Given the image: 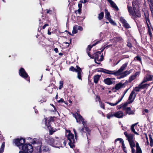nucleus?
Returning a JSON list of instances; mask_svg holds the SVG:
<instances>
[{
	"label": "nucleus",
	"instance_id": "f257e3e1",
	"mask_svg": "<svg viewBox=\"0 0 153 153\" xmlns=\"http://www.w3.org/2000/svg\"><path fill=\"white\" fill-rule=\"evenodd\" d=\"M48 143L51 146L57 148L63 147L66 145V142L62 139L56 137L55 138H49L47 140Z\"/></svg>",
	"mask_w": 153,
	"mask_h": 153
},
{
	"label": "nucleus",
	"instance_id": "f03ea898",
	"mask_svg": "<svg viewBox=\"0 0 153 153\" xmlns=\"http://www.w3.org/2000/svg\"><path fill=\"white\" fill-rule=\"evenodd\" d=\"M128 64V62H126L120 68L118 71H117L115 70L110 71L101 68L100 71L105 74L110 75H113L115 76H118L119 75L120 76L122 73V72L123 71L126 69Z\"/></svg>",
	"mask_w": 153,
	"mask_h": 153
},
{
	"label": "nucleus",
	"instance_id": "7ed1b4c3",
	"mask_svg": "<svg viewBox=\"0 0 153 153\" xmlns=\"http://www.w3.org/2000/svg\"><path fill=\"white\" fill-rule=\"evenodd\" d=\"M74 117L75 118L76 122L81 123H82L84 128H82L81 129H79V131L82 134L83 133L86 132H89L90 131L88 127L86 126V124L87 122L84 121V119L82 118V117L80 114L77 113L75 114Z\"/></svg>",
	"mask_w": 153,
	"mask_h": 153
},
{
	"label": "nucleus",
	"instance_id": "20e7f679",
	"mask_svg": "<svg viewBox=\"0 0 153 153\" xmlns=\"http://www.w3.org/2000/svg\"><path fill=\"white\" fill-rule=\"evenodd\" d=\"M127 8L128 12L129 13V15L134 17H140L141 16V15L140 11L139 10V8H133L131 6H129L128 4L127 5Z\"/></svg>",
	"mask_w": 153,
	"mask_h": 153
},
{
	"label": "nucleus",
	"instance_id": "39448f33",
	"mask_svg": "<svg viewBox=\"0 0 153 153\" xmlns=\"http://www.w3.org/2000/svg\"><path fill=\"white\" fill-rule=\"evenodd\" d=\"M66 136L68 140L69 141L68 143L69 145L71 148H73L74 146V144L76 141L74 135L71 132L70 130H66Z\"/></svg>",
	"mask_w": 153,
	"mask_h": 153
},
{
	"label": "nucleus",
	"instance_id": "423d86ee",
	"mask_svg": "<svg viewBox=\"0 0 153 153\" xmlns=\"http://www.w3.org/2000/svg\"><path fill=\"white\" fill-rule=\"evenodd\" d=\"M22 151H20L19 153H31L33 151L32 146L30 144H25L22 146Z\"/></svg>",
	"mask_w": 153,
	"mask_h": 153
},
{
	"label": "nucleus",
	"instance_id": "0eeeda50",
	"mask_svg": "<svg viewBox=\"0 0 153 153\" xmlns=\"http://www.w3.org/2000/svg\"><path fill=\"white\" fill-rule=\"evenodd\" d=\"M102 51L101 52L98 51L95 53L94 55V57L95 59V62L98 64H100V62H97V61L98 62H101L103 60V58L102 54H101V53Z\"/></svg>",
	"mask_w": 153,
	"mask_h": 153
},
{
	"label": "nucleus",
	"instance_id": "6e6552de",
	"mask_svg": "<svg viewBox=\"0 0 153 153\" xmlns=\"http://www.w3.org/2000/svg\"><path fill=\"white\" fill-rule=\"evenodd\" d=\"M13 142L14 143H15L17 146L20 148V146H22L23 145V144L25 143V141L24 139L21 138L20 139L18 138L15 139L13 140Z\"/></svg>",
	"mask_w": 153,
	"mask_h": 153
},
{
	"label": "nucleus",
	"instance_id": "1a4fd4ad",
	"mask_svg": "<svg viewBox=\"0 0 153 153\" xmlns=\"http://www.w3.org/2000/svg\"><path fill=\"white\" fill-rule=\"evenodd\" d=\"M42 142L39 141V146H36L37 147V152L39 153H41L42 150L43 152H47L48 150V149L47 146H42Z\"/></svg>",
	"mask_w": 153,
	"mask_h": 153
},
{
	"label": "nucleus",
	"instance_id": "9d476101",
	"mask_svg": "<svg viewBox=\"0 0 153 153\" xmlns=\"http://www.w3.org/2000/svg\"><path fill=\"white\" fill-rule=\"evenodd\" d=\"M19 74L20 76L25 79H27V78H28L29 79L28 80L29 82V76L23 68H21L20 69L19 71Z\"/></svg>",
	"mask_w": 153,
	"mask_h": 153
},
{
	"label": "nucleus",
	"instance_id": "9b49d317",
	"mask_svg": "<svg viewBox=\"0 0 153 153\" xmlns=\"http://www.w3.org/2000/svg\"><path fill=\"white\" fill-rule=\"evenodd\" d=\"M115 78H107L104 79V82L108 85L114 84L115 83Z\"/></svg>",
	"mask_w": 153,
	"mask_h": 153
},
{
	"label": "nucleus",
	"instance_id": "f8f14e48",
	"mask_svg": "<svg viewBox=\"0 0 153 153\" xmlns=\"http://www.w3.org/2000/svg\"><path fill=\"white\" fill-rule=\"evenodd\" d=\"M136 152L134 147L131 148L132 153H142L141 149L139 146V143L137 142L136 143Z\"/></svg>",
	"mask_w": 153,
	"mask_h": 153
},
{
	"label": "nucleus",
	"instance_id": "ddd939ff",
	"mask_svg": "<svg viewBox=\"0 0 153 153\" xmlns=\"http://www.w3.org/2000/svg\"><path fill=\"white\" fill-rule=\"evenodd\" d=\"M132 69H131L129 71H126L123 72L120 76L117 77V78L118 79H120L126 77L127 75L129 74L132 72Z\"/></svg>",
	"mask_w": 153,
	"mask_h": 153
},
{
	"label": "nucleus",
	"instance_id": "4468645a",
	"mask_svg": "<svg viewBox=\"0 0 153 153\" xmlns=\"http://www.w3.org/2000/svg\"><path fill=\"white\" fill-rule=\"evenodd\" d=\"M136 94L135 92L134 91H132L129 97H128V101H129V103H132L134 100Z\"/></svg>",
	"mask_w": 153,
	"mask_h": 153
},
{
	"label": "nucleus",
	"instance_id": "2eb2a0df",
	"mask_svg": "<svg viewBox=\"0 0 153 153\" xmlns=\"http://www.w3.org/2000/svg\"><path fill=\"white\" fill-rule=\"evenodd\" d=\"M124 134L128 142L134 140V135L128 133L126 132H125Z\"/></svg>",
	"mask_w": 153,
	"mask_h": 153
},
{
	"label": "nucleus",
	"instance_id": "dca6fc26",
	"mask_svg": "<svg viewBox=\"0 0 153 153\" xmlns=\"http://www.w3.org/2000/svg\"><path fill=\"white\" fill-rule=\"evenodd\" d=\"M153 78V76L149 74H147L145 76L143 80V82H146L148 81L152 80Z\"/></svg>",
	"mask_w": 153,
	"mask_h": 153
},
{
	"label": "nucleus",
	"instance_id": "f3484780",
	"mask_svg": "<svg viewBox=\"0 0 153 153\" xmlns=\"http://www.w3.org/2000/svg\"><path fill=\"white\" fill-rule=\"evenodd\" d=\"M140 3V0H133L132 1V5L133 8H139Z\"/></svg>",
	"mask_w": 153,
	"mask_h": 153
},
{
	"label": "nucleus",
	"instance_id": "a211bd4d",
	"mask_svg": "<svg viewBox=\"0 0 153 153\" xmlns=\"http://www.w3.org/2000/svg\"><path fill=\"white\" fill-rule=\"evenodd\" d=\"M100 40L98 41H96L95 43H94V44H93L92 46H91L90 45H89L87 49V53H88V55L89 56V57H91V55L90 54V52H89V51H90L92 48L96 44H97L98 43H100Z\"/></svg>",
	"mask_w": 153,
	"mask_h": 153
},
{
	"label": "nucleus",
	"instance_id": "6ab92c4d",
	"mask_svg": "<svg viewBox=\"0 0 153 153\" xmlns=\"http://www.w3.org/2000/svg\"><path fill=\"white\" fill-rule=\"evenodd\" d=\"M120 20L123 25V26L125 27L128 28L130 27L129 25L127 22L126 20L123 17H121L120 18Z\"/></svg>",
	"mask_w": 153,
	"mask_h": 153
},
{
	"label": "nucleus",
	"instance_id": "aec40b11",
	"mask_svg": "<svg viewBox=\"0 0 153 153\" xmlns=\"http://www.w3.org/2000/svg\"><path fill=\"white\" fill-rule=\"evenodd\" d=\"M145 82H143V80L142 82L139 85V87L140 89H143L144 88L147 89L149 86V84H144Z\"/></svg>",
	"mask_w": 153,
	"mask_h": 153
},
{
	"label": "nucleus",
	"instance_id": "412c9836",
	"mask_svg": "<svg viewBox=\"0 0 153 153\" xmlns=\"http://www.w3.org/2000/svg\"><path fill=\"white\" fill-rule=\"evenodd\" d=\"M110 4L111 6L114 9L118 10H119L117 6L115 3L112 0H107Z\"/></svg>",
	"mask_w": 153,
	"mask_h": 153
},
{
	"label": "nucleus",
	"instance_id": "4be33fe9",
	"mask_svg": "<svg viewBox=\"0 0 153 153\" xmlns=\"http://www.w3.org/2000/svg\"><path fill=\"white\" fill-rule=\"evenodd\" d=\"M115 117L120 118L123 117L124 115V113L122 111H119L116 112H114Z\"/></svg>",
	"mask_w": 153,
	"mask_h": 153
},
{
	"label": "nucleus",
	"instance_id": "5701e85b",
	"mask_svg": "<svg viewBox=\"0 0 153 153\" xmlns=\"http://www.w3.org/2000/svg\"><path fill=\"white\" fill-rule=\"evenodd\" d=\"M125 83H122L121 82H120L116 85L115 88L116 90H118L121 88L125 87Z\"/></svg>",
	"mask_w": 153,
	"mask_h": 153
},
{
	"label": "nucleus",
	"instance_id": "b1692460",
	"mask_svg": "<svg viewBox=\"0 0 153 153\" xmlns=\"http://www.w3.org/2000/svg\"><path fill=\"white\" fill-rule=\"evenodd\" d=\"M144 16L145 18L146 24H147V23H148V22L150 24V21L149 19V14L147 11H146L144 12Z\"/></svg>",
	"mask_w": 153,
	"mask_h": 153
},
{
	"label": "nucleus",
	"instance_id": "393cba45",
	"mask_svg": "<svg viewBox=\"0 0 153 153\" xmlns=\"http://www.w3.org/2000/svg\"><path fill=\"white\" fill-rule=\"evenodd\" d=\"M53 118L51 117V118H48L47 119H45V124L46 126L47 127H48L50 126V123L52 120Z\"/></svg>",
	"mask_w": 153,
	"mask_h": 153
},
{
	"label": "nucleus",
	"instance_id": "a878e982",
	"mask_svg": "<svg viewBox=\"0 0 153 153\" xmlns=\"http://www.w3.org/2000/svg\"><path fill=\"white\" fill-rule=\"evenodd\" d=\"M77 73V77L79 79L82 80V75L83 73L81 68H79V70H77L76 72Z\"/></svg>",
	"mask_w": 153,
	"mask_h": 153
},
{
	"label": "nucleus",
	"instance_id": "bb28decb",
	"mask_svg": "<svg viewBox=\"0 0 153 153\" xmlns=\"http://www.w3.org/2000/svg\"><path fill=\"white\" fill-rule=\"evenodd\" d=\"M135 110H131L130 107H127V108L126 113L129 115H133L134 114Z\"/></svg>",
	"mask_w": 153,
	"mask_h": 153
},
{
	"label": "nucleus",
	"instance_id": "cd10ccee",
	"mask_svg": "<svg viewBox=\"0 0 153 153\" xmlns=\"http://www.w3.org/2000/svg\"><path fill=\"white\" fill-rule=\"evenodd\" d=\"M101 77V75H97L94 76V81L95 83H98V81Z\"/></svg>",
	"mask_w": 153,
	"mask_h": 153
},
{
	"label": "nucleus",
	"instance_id": "c85d7f7f",
	"mask_svg": "<svg viewBox=\"0 0 153 153\" xmlns=\"http://www.w3.org/2000/svg\"><path fill=\"white\" fill-rule=\"evenodd\" d=\"M149 2L150 8L151 12L153 15V0H147Z\"/></svg>",
	"mask_w": 153,
	"mask_h": 153
},
{
	"label": "nucleus",
	"instance_id": "c756f323",
	"mask_svg": "<svg viewBox=\"0 0 153 153\" xmlns=\"http://www.w3.org/2000/svg\"><path fill=\"white\" fill-rule=\"evenodd\" d=\"M137 123H136L132 125L131 126V131L132 132H133L134 134L137 135H139V133L135 131L134 129V127L137 124Z\"/></svg>",
	"mask_w": 153,
	"mask_h": 153
},
{
	"label": "nucleus",
	"instance_id": "7c9ffc66",
	"mask_svg": "<svg viewBox=\"0 0 153 153\" xmlns=\"http://www.w3.org/2000/svg\"><path fill=\"white\" fill-rule=\"evenodd\" d=\"M123 98V96L121 98L119 99L115 103H110L109 102H107V103L111 106H114L117 105L122 100Z\"/></svg>",
	"mask_w": 153,
	"mask_h": 153
},
{
	"label": "nucleus",
	"instance_id": "2f4dec72",
	"mask_svg": "<svg viewBox=\"0 0 153 153\" xmlns=\"http://www.w3.org/2000/svg\"><path fill=\"white\" fill-rule=\"evenodd\" d=\"M114 117H115L114 112H110L108 114L106 115L107 118L108 119Z\"/></svg>",
	"mask_w": 153,
	"mask_h": 153
},
{
	"label": "nucleus",
	"instance_id": "473e14b6",
	"mask_svg": "<svg viewBox=\"0 0 153 153\" xmlns=\"http://www.w3.org/2000/svg\"><path fill=\"white\" fill-rule=\"evenodd\" d=\"M76 67L77 68L76 69L74 67L71 66L69 68V70L70 71L76 72L77 71V70H79V68H80L78 66H76Z\"/></svg>",
	"mask_w": 153,
	"mask_h": 153
},
{
	"label": "nucleus",
	"instance_id": "72a5a7b5",
	"mask_svg": "<svg viewBox=\"0 0 153 153\" xmlns=\"http://www.w3.org/2000/svg\"><path fill=\"white\" fill-rule=\"evenodd\" d=\"M105 18L108 20L110 19H111L110 14L107 9H105Z\"/></svg>",
	"mask_w": 153,
	"mask_h": 153
},
{
	"label": "nucleus",
	"instance_id": "f704fd0d",
	"mask_svg": "<svg viewBox=\"0 0 153 153\" xmlns=\"http://www.w3.org/2000/svg\"><path fill=\"white\" fill-rule=\"evenodd\" d=\"M147 26L148 28V33L149 34L150 36V37L151 38L152 37V33L151 32V29L150 28V26L148 23H147Z\"/></svg>",
	"mask_w": 153,
	"mask_h": 153
},
{
	"label": "nucleus",
	"instance_id": "c9c22d12",
	"mask_svg": "<svg viewBox=\"0 0 153 153\" xmlns=\"http://www.w3.org/2000/svg\"><path fill=\"white\" fill-rule=\"evenodd\" d=\"M131 148L134 147L135 146V144L134 141V140L128 142Z\"/></svg>",
	"mask_w": 153,
	"mask_h": 153
},
{
	"label": "nucleus",
	"instance_id": "e433bc0d",
	"mask_svg": "<svg viewBox=\"0 0 153 153\" xmlns=\"http://www.w3.org/2000/svg\"><path fill=\"white\" fill-rule=\"evenodd\" d=\"M104 16V13L103 12H101L98 15V18L99 19L101 20L103 19Z\"/></svg>",
	"mask_w": 153,
	"mask_h": 153
},
{
	"label": "nucleus",
	"instance_id": "4c0bfd02",
	"mask_svg": "<svg viewBox=\"0 0 153 153\" xmlns=\"http://www.w3.org/2000/svg\"><path fill=\"white\" fill-rule=\"evenodd\" d=\"M149 140L150 141V145L151 146H153V140L151 137V135H149Z\"/></svg>",
	"mask_w": 153,
	"mask_h": 153
},
{
	"label": "nucleus",
	"instance_id": "58836bf2",
	"mask_svg": "<svg viewBox=\"0 0 153 153\" xmlns=\"http://www.w3.org/2000/svg\"><path fill=\"white\" fill-rule=\"evenodd\" d=\"M117 141H119L120 143H123V142H124V141H123V140L121 138H118L117 139H116L114 141V143H116V142Z\"/></svg>",
	"mask_w": 153,
	"mask_h": 153
},
{
	"label": "nucleus",
	"instance_id": "ea45409f",
	"mask_svg": "<svg viewBox=\"0 0 153 153\" xmlns=\"http://www.w3.org/2000/svg\"><path fill=\"white\" fill-rule=\"evenodd\" d=\"M74 28H76L77 30H79L82 31L83 30V28L82 27L78 25L74 26Z\"/></svg>",
	"mask_w": 153,
	"mask_h": 153
},
{
	"label": "nucleus",
	"instance_id": "a19ab883",
	"mask_svg": "<svg viewBox=\"0 0 153 153\" xmlns=\"http://www.w3.org/2000/svg\"><path fill=\"white\" fill-rule=\"evenodd\" d=\"M136 77L135 76V75H132L129 78V81L130 82H131L132 81L134 80Z\"/></svg>",
	"mask_w": 153,
	"mask_h": 153
},
{
	"label": "nucleus",
	"instance_id": "79ce46f5",
	"mask_svg": "<svg viewBox=\"0 0 153 153\" xmlns=\"http://www.w3.org/2000/svg\"><path fill=\"white\" fill-rule=\"evenodd\" d=\"M57 130L56 129H52L50 130V134L51 135H52L53 133L56 132Z\"/></svg>",
	"mask_w": 153,
	"mask_h": 153
},
{
	"label": "nucleus",
	"instance_id": "37998d69",
	"mask_svg": "<svg viewBox=\"0 0 153 153\" xmlns=\"http://www.w3.org/2000/svg\"><path fill=\"white\" fill-rule=\"evenodd\" d=\"M4 143H3L1 145V148L0 149V152H3L4 150Z\"/></svg>",
	"mask_w": 153,
	"mask_h": 153
},
{
	"label": "nucleus",
	"instance_id": "c03bdc74",
	"mask_svg": "<svg viewBox=\"0 0 153 153\" xmlns=\"http://www.w3.org/2000/svg\"><path fill=\"white\" fill-rule=\"evenodd\" d=\"M77 33V30L76 28H74V26L73 27V30L72 31V33L73 34H75Z\"/></svg>",
	"mask_w": 153,
	"mask_h": 153
},
{
	"label": "nucleus",
	"instance_id": "a18cd8bd",
	"mask_svg": "<svg viewBox=\"0 0 153 153\" xmlns=\"http://www.w3.org/2000/svg\"><path fill=\"white\" fill-rule=\"evenodd\" d=\"M37 140L36 138H34L33 139V141L31 142L32 144H35V145H38L37 142H36Z\"/></svg>",
	"mask_w": 153,
	"mask_h": 153
},
{
	"label": "nucleus",
	"instance_id": "49530a36",
	"mask_svg": "<svg viewBox=\"0 0 153 153\" xmlns=\"http://www.w3.org/2000/svg\"><path fill=\"white\" fill-rule=\"evenodd\" d=\"M122 148H123V149L124 152L125 153H127V151L126 149V147L125 146V145L124 144V142H123V143H122Z\"/></svg>",
	"mask_w": 153,
	"mask_h": 153
},
{
	"label": "nucleus",
	"instance_id": "de8ad7c7",
	"mask_svg": "<svg viewBox=\"0 0 153 153\" xmlns=\"http://www.w3.org/2000/svg\"><path fill=\"white\" fill-rule=\"evenodd\" d=\"M100 106L103 109H105L104 105L103 103L101 102V101H100Z\"/></svg>",
	"mask_w": 153,
	"mask_h": 153
},
{
	"label": "nucleus",
	"instance_id": "09e8293b",
	"mask_svg": "<svg viewBox=\"0 0 153 153\" xmlns=\"http://www.w3.org/2000/svg\"><path fill=\"white\" fill-rule=\"evenodd\" d=\"M131 103H129V101H128V102L124 103V104H123L120 105V106H124L125 107H126L127 106L128 104H129Z\"/></svg>",
	"mask_w": 153,
	"mask_h": 153
},
{
	"label": "nucleus",
	"instance_id": "8fccbe9b",
	"mask_svg": "<svg viewBox=\"0 0 153 153\" xmlns=\"http://www.w3.org/2000/svg\"><path fill=\"white\" fill-rule=\"evenodd\" d=\"M109 22L113 25H116V24L114 22L111 18L110 19L108 20Z\"/></svg>",
	"mask_w": 153,
	"mask_h": 153
},
{
	"label": "nucleus",
	"instance_id": "3c124183",
	"mask_svg": "<svg viewBox=\"0 0 153 153\" xmlns=\"http://www.w3.org/2000/svg\"><path fill=\"white\" fill-rule=\"evenodd\" d=\"M120 107L119 108H122V109L123 110H126V111H127V107H125L124 106H120Z\"/></svg>",
	"mask_w": 153,
	"mask_h": 153
},
{
	"label": "nucleus",
	"instance_id": "603ef678",
	"mask_svg": "<svg viewBox=\"0 0 153 153\" xmlns=\"http://www.w3.org/2000/svg\"><path fill=\"white\" fill-rule=\"evenodd\" d=\"M46 13L48 14H51L52 13V11L50 9H47L46 10Z\"/></svg>",
	"mask_w": 153,
	"mask_h": 153
},
{
	"label": "nucleus",
	"instance_id": "864d4df0",
	"mask_svg": "<svg viewBox=\"0 0 153 153\" xmlns=\"http://www.w3.org/2000/svg\"><path fill=\"white\" fill-rule=\"evenodd\" d=\"M81 9L79 8L78 9L75 11V13H76L77 12H78L79 14H80L81 13Z\"/></svg>",
	"mask_w": 153,
	"mask_h": 153
},
{
	"label": "nucleus",
	"instance_id": "5fc2aeb1",
	"mask_svg": "<svg viewBox=\"0 0 153 153\" xmlns=\"http://www.w3.org/2000/svg\"><path fill=\"white\" fill-rule=\"evenodd\" d=\"M60 85L59 86V89H62V85H63V82H62V81H60Z\"/></svg>",
	"mask_w": 153,
	"mask_h": 153
},
{
	"label": "nucleus",
	"instance_id": "6e6d98bb",
	"mask_svg": "<svg viewBox=\"0 0 153 153\" xmlns=\"http://www.w3.org/2000/svg\"><path fill=\"white\" fill-rule=\"evenodd\" d=\"M136 58L137 59V60L141 62V59L140 57L139 56H137L136 57Z\"/></svg>",
	"mask_w": 153,
	"mask_h": 153
},
{
	"label": "nucleus",
	"instance_id": "4d7b16f0",
	"mask_svg": "<svg viewBox=\"0 0 153 153\" xmlns=\"http://www.w3.org/2000/svg\"><path fill=\"white\" fill-rule=\"evenodd\" d=\"M96 101H99V102H100V101H101L100 97L98 96H97L96 98Z\"/></svg>",
	"mask_w": 153,
	"mask_h": 153
},
{
	"label": "nucleus",
	"instance_id": "13d9d810",
	"mask_svg": "<svg viewBox=\"0 0 153 153\" xmlns=\"http://www.w3.org/2000/svg\"><path fill=\"white\" fill-rule=\"evenodd\" d=\"M139 87V85L138 86V87H137L135 88V90L136 91L138 92L140 91V89Z\"/></svg>",
	"mask_w": 153,
	"mask_h": 153
},
{
	"label": "nucleus",
	"instance_id": "bf43d9fd",
	"mask_svg": "<svg viewBox=\"0 0 153 153\" xmlns=\"http://www.w3.org/2000/svg\"><path fill=\"white\" fill-rule=\"evenodd\" d=\"M73 131L74 132V134H75V139H76V137H77V133H76V132L75 130V129H73Z\"/></svg>",
	"mask_w": 153,
	"mask_h": 153
},
{
	"label": "nucleus",
	"instance_id": "052dcab7",
	"mask_svg": "<svg viewBox=\"0 0 153 153\" xmlns=\"http://www.w3.org/2000/svg\"><path fill=\"white\" fill-rule=\"evenodd\" d=\"M82 4L81 3H79L78 4V7L79 8L81 9L82 7Z\"/></svg>",
	"mask_w": 153,
	"mask_h": 153
},
{
	"label": "nucleus",
	"instance_id": "680f3d73",
	"mask_svg": "<svg viewBox=\"0 0 153 153\" xmlns=\"http://www.w3.org/2000/svg\"><path fill=\"white\" fill-rule=\"evenodd\" d=\"M59 102H64V100L62 99H61L60 100L58 101Z\"/></svg>",
	"mask_w": 153,
	"mask_h": 153
},
{
	"label": "nucleus",
	"instance_id": "e2e57ef3",
	"mask_svg": "<svg viewBox=\"0 0 153 153\" xmlns=\"http://www.w3.org/2000/svg\"><path fill=\"white\" fill-rule=\"evenodd\" d=\"M48 25H49L48 24H45L42 27L43 29H44L46 26H48Z\"/></svg>",
	"mask_w": 153,
	"mask_h": 153
},
{
	"label": "nucleus",
	"instance_id": "0e129e2a",
	"mask_svg": "<svg viewBox=\"0 0 153 153\" xmlns=\"http://www.w3.org/2000/svg\"><path fill=\"white\" fill-rule=\"evenodd\" d=\"M51 105L53 107V108H54V110H53V112H54V111H56V109L55 108V107L54 106V105H53V104H51Z\"/></svg>",
	"mask_w": 153,
	"mask_h": 153
},
{
	"label": "nucleus",
	"instance_id": "69168bd1",
	"mask_svg": "<svg viewBox=\"0 0 153 153\" xmlns=\"http://www.w3.org/2000/svg\"><path fill=\"white\" fill-rule=\"evenodd\" d=\"M139 74V73L138 72H137L135 73V74L134 75H135V76L136 77Z\"/></svg>",
	"mask_w": 153,
	"mask_h": 153
},
{
	"label": "nucleus",
	"instance_id": "338daca9",
	"mask_svg": "<svg viewBox=\"0 0 153 153\" xmlns=\"http://www.w3.org/2000/svg\"><path fill=\"white\" fill-rule=\"evenodd\" d=\"M127 45L128 47H129L130 48L132 46L131 44V43H128Z\"/></svg>",
	"mask_w": 153,
	"mask_h": 153
},
{
	"label": "nucleus",
	"instance_id": "774afa93",
	"mask_svg": "<svg viewBox=\"0 0 153 153\" xmlns=\"http://www.w3.org/2000/svg\"><path fill=\"white\" fill-rule=\"evenodd\" d=\"M54 50L56 52V53H58V48H55L54 49Z\"/></svg>",
	"mask_w": 153,
	"mask_h": 153
}]
</instances>
